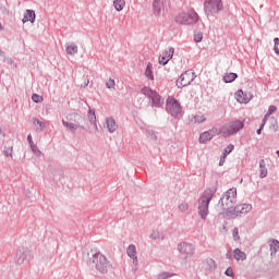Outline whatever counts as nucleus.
Segmentation results:
<instances>
[{
    "instance_id": "obj_12",
    "label": "nucleus",
    "mask_w": 279,
    "mask_h": 279,
    "mask_svg": "<svg viewBox=\"0 0 279 279\" xmlns=\"http://www.w3.org/2000/svg\"><path fill=\"white\" fill-rule=\"evenodd\" d=\"M167 110L173 117H178V114L182 113V107H180V102L173 97H168L167 99Z\"/></svg>"
},
{
    "instance_id": "obj_46",
    "label": "nucleus",
    "mask_w": 279,
    "mask_h": 279,
    "mask_svg": "<svg viewBox=\"0 0 279 279\" xmlns=\"http://www.w3.org/2000/svg\"><path fill=\"white\" fill-rule=\"evenodd\" d=\"M274 51H275V53H276L277 56H279V46H275V47H274Z\"/></svg>"
},
{
    "instance_id": "obj_10",
    "label": "nucleus",
    "mask_w": 279,
    "mask_h": 279,
    "mask_svg": "<svg viewBox=\"0 0 279 279\" xmlns=\"http://www.w3.org/2000/svg\"><path fill=\"white\" fill-rule=\"evenodd\" d=\"M252 211V205L250 204H240L232 209V214H227L228 217L234 219V217H243V215H247V213Z\"/></svg>"
},
{
    "instance_id": "obj_35",
    "label": "nucleus",
    "mask_w": 279,
    "mask_h": 279,
    "mask_svg": "<svg viewBox=\"0 0 279 279\" xmlns=\"http://www.w3.org/2000/svg\"><path fill=\"white\" fill-rule=\"evenodd\" d=\"M270 130H271L272 132H278V121L275 120V121L271 123Z\"/></svg>"
},
{
    "instance_id": "obj_45",
    "label": "nucleus",
    "mask_w": 279,
    "mask_h": 279,
    "mask_svg": "<svg viewBox=\"0 0 279 279\" xmlns=\"http://www.w3.org/2000/svg\"><path fill=\"white\" fill-rule=\"evenodd\" d=\"M166 278H169V275L167 272H163V274L159 275L158 279H166Z\"/></svg>"
},
{
    "instance_id": "obj_36",
    "label": "nucleus",
    "mask_w": 279,
    "mask_h": 279,
    "mask_svg": "<svg viewBox=\"0 0 279 279\" xmlns=\"http://www.w3.org/2000/svg\"><path fill=\"white\" fill-rule=\"evenodd\" d=\"M233 239H234V241H239V239H241V238L239 236V229H238V228H234V229H233Z\"/></svg>"
},
{
    "instance_id": "obj_34",
    "label": "nucleus",
    "mask_w": 279,
    "mask_h": 279,
    "mask_svg": "<svg viewBox=\"0 0 279 279\" xmlns=\"http://www.w3.org/2000/svg\"><path fill=\"white\" fill-rule=\"evenodd\" d=\"M31 147H32L34 154H36V156H40V154H41L40 149H38V146H36V144H32Z\"/></svg>"
},
{
    "instance_id": "obj_8",
    "label": "nucleus",
    "mask_w": 279,
    "mask_h": 279,
    "mask_svg": "<svg viewBox=\"0 0 279 279\" xmlns=\"http://www.w3.org/2000/svg\"><path fill=\"white\" fill-rule=\"evenodd\" d=\"M193 80H195V72H193L192 70L185 71L177 80V86H178V88H184V86L191 85Z\"/></svg>"
},
{
    "instance_id": "obj_3",
    "label": "nucleus",
    "mask_w": 279,
    "mask_h": 279,
    "mask_svg": "<svg viewBox=\"0 0 279 279\" xmlns=\"http://www.w3.org/2000/svg\"><path fill=\"white\" fill-rule=\"evenodd\" d=\"M197 21H199V16L193 9L182 11L175 16V23H179V25H195Z\"/></svg>"
},
{
    "instance_id": "obj_7",
    "label": "nucleus",
    "mask_w": 279,
    "mask_h": 279,
    "mask_svg": "<svg viewBox=\"0 0 279 279\" xmlns=\"http://www.w3.org/2000/svg\"><path fill=\"white\" fill-rule=\"evenodd\" d=\"M142 93L151 99L153 106H155V108H160V106L165 104V100H162V97H160L159 93L149 87H143Z\"/></svg>"
},
{
    "instance_id": "obj_15",
    "label": "nucleus",
    "mask_w": 279,
    "mask_h": 279,
    "mask_svg": "<svg viewBox=\"0 0 279 279\" xmlns=\"http://www.w3.org/2000/svg\"><path fill=\"white\" fill-rule=\"evenodd\" d=\"M217 134V130H210V131H206L204 133L201 134L199 136V142L201 143H208V141H211L213 137Z\"/></svg>"
},
{
    "instance_id": "obj_39",
    "label": "nucleus",
    "mask_w": 279,
    "mask_h": 279,
    "mask_svg": "<svg viewBox=\"0 0 279 279\" xmlns=\"http://www.w3.org/2000/svg\"><path fill=\"white\" fill-rule=\"evenodd\" d=\"M5 156H10L12 158V147H9L4 150Z\"/></svg>"
},
{
    "instance_id": "obj_30",
    "label": "nucleus",
    "mask_w": 279,
    "mask_h": 279,
    "mask_svg": "<svg viewBox=\"0 0 279 279\" xmlns=\"http://www.w3.org/2000/svg\"><path fill=\"white\" fill-rule=\"evenodd\" d=\"M202 40H204V34L202 33H195L194 34V43H202Z\"/></svg>"
},
{
    "instance_id": "obj_9",
    "label": "nucleus",
    "mask_w": 279,
    "mask_h": 279,
    "mask_svg": "<svg viewBox=\"0 0 279 279\" xmlns=\"http://www.w3.org/2000/svg\"><path fill=\"white\" fill-rule=\"evenodd\" d=\"M80 119H82V117L78 114H70L66 117V120L62 121V123L64 128H68L71 132H75L77 128H80Z\"/></svg>"
},
{
    "instance_id": "obj_17",
    "label": "nucleus",
    "mask_w": 279,
    "mask_h": 279,
    "mask_svg": "<svg viewBox=\"0 0 279 279\" xmlns=\"http://www.w3.org/2000/svg\"><path fill=\"white\" fill-rule=\"evenodd\" d=\"M206 121V117L204 114H196V116H190L189 117V123L192 125L195 123H204Z\"/></svg>"
},
{
    "instance_id": "obj_27",
    "label": "nucleus",
    "mask_w": 279,
    "mask_h": 279,
    "mask_svg": "<svg viewBox=\"0 0 279 279\" xmlns=\"http://www.w3.org/2000/svg\"><path fill=\"white\" fill-rule=\"evenodd\" d=\"M260 178H267V168L265 167V160L259 161Z\"/></svg>"
},
{
    "instance_id": "obj_14",
    "label": "nucleus",
    "mask_w": 279,
    "mask_h": 279,
    "mask_svg": "<svg viewBox=\"0 0 279 279\" xmlns=\"http://www.w3.org/2000/svg\"><path fill=\"white\" fill-rule=\"evenodd\" d=\"M173 48H169L168 50L162 52V54L159 58V64H167V62H169V60L173 58Z\"/></svg>"
},
{
    "instance_id": "obj_43",
    "label": "nucleus",
    "mask_w": 279,
    "mask_h": 279,
    "mask_svg": "<svg viewBox=\"0 0 279 279\" xmlns=\"http://www.w3.org/2000/svg\"><path fill=\"white\" fill-rule=\"evenodd\" d=\"M226 154H222V158L220 159V162H219V165H220V167H222V165L226 162Z\"/></svg>"
},
{
    "instance_id": "obj_5",
    "label": "nucleus",
    "mask_w": 279,
    "mask_h": 279,
    "mask_svg": "<svg viewBox=\"0 0 279 279\" xmlns=\"http://www.w3.org/2000/svg\"><path fill=\"white\" fill-rule=\"evenodd\" d=\"M234 204H236V187H231L221 198V206L222 209L227 211V215H232Z\"/></svg>"
},
{
    "instance_id": "obj_41",
    "label": "nucleus",
    "mask_w": 279,
    "mask_h": 279,
    "mask_svg": "<svg viewBox=\"0 0 279 279\" xmlns=\"http://www.w3.org/2000/svg\"><path fill=\"white\" fill-rule=\"evenodd\" d=\"M150 236L151 239H160V233H158L157 231H154Z\"/></svg>"
},
{
    "instance_id": "obj_16",
    "label": "nucleus",
    "mask_w": 279,
    "mask_h": 279,
    "mask_svg": "<svg viewBox=\"0 0 279 279\" xmlns=\"http://www.w3.org/2000/svg\"><path fill=\"white\" fill-rule=\"evenodd\" d=\"M36 21V12L34 10H26L22 23H34Z\"/></svg>"
},
{
    "instance_id": "obj_48",
    "label": "nucleus",
    "mask_w": 279,
    "mask_h": 279,
    "mask_svg": "<svg viewBox=\"0 0 279 279\" xmlns=\"http://www.w3.org/2000/svg\"><path fill=\"white\" fill-rule=\"evenodd\" d=\"M263 124L260 125V128L257 130V134H260V132H263Z\"/></svg>"
},
{
    "instance_id": "obj_38",
    "label": "nucleus",
    "mask_w": 279,
    "mask_h": 279,
    "mask_svg": "<svg viewBox=\"0 0 279 279\" xmlns=\"http://www.w3.org/2000/svg\"><path fill=\"white\" fill-rule=\"evenodd\" d=\"M226 276H230V277L234 276V270H232V267L227 268Z\"/></svg>"
},
{
    "instance_id": "obj_11",
    "label": "nucleus",
    "mask_w": 279,
    "mask_h": 279,
    "mask_svg": "<svg viewBox=\"0 0 279 279\" xmlns=\"http://www.w3.org/2000/svg\"><path fill=\"white\" fill-rule=\"evenodd\" d=\"M153 5L155 16H162L169 10L170 3L169 0H155Z\"/></svg>"
},
{
    "instance_id": "obj_31",
    "label": "nucleus",
    "mask_w": 279,
    "mask_h": 279,
    "mask_svg": "<svg viewBox=\"0 0 279 279\" xmlns=\"http://www.w3.org/2000/svg\"><path fill=\"white\" fill-rule=\"evenodd\" d=\"M35 125L36 130H38L39 132H43V130H45V122L35 121Z\"/></svg>"
},
{
    "instance_id": "obj_47",
    "label": "nucleus",
    "mask_w": 279,
    "mask_h": 279,
    "mask_svg": "<svg viewBox=\"0 0 279 279\" xmlns=\"http://www.w3.org/2000/svg\"><path fill=\"white\" fill-rule=\"evenodd\" d=\"M274 43H275V46L279 47V38H278V37H276V38L274 39Z\"/></svg>"
},
{
    "instance_id": "obj_6",
    "label": "nucleus",
    "mask_w": 279,
    "mask_h": 279,
    "mask_svg": "<svg viewBox=\"0 0 279 279\" xmlns=\"http://www.w3.org/2000/svg\"><path fill=\"white\" fill-rule=\"evenodd\" d=\"M223 4L221 0H205L204 2V10L207 16H213L221 12Z\"/></svg>"
},
{
    "instance_id": "obj_42",
    "label": "nucleus",
    "mask_w": 279,
    "mask_h": 279,
    "mask_svg": "<svg viewBox=\"0 0 279 279\" xmlns=\"http://www.w3.org/2000/svg\"><path fill=\"white\" fill-rule=\"evenodd\" d=\"M3 138H5V131L0 129V141H3Z\"/></svg>"
},
{
    "instance_id": "obj_33",
    "label": "nucleus",
    "mask_w": 279,
    "mask_h": 279,
    "mask_svg": "<svg viewBox=\"0 0 279 279\" xmlns=\"http://www.w3.org/2000/svg\"><path fill=\"white\" fill-rule=\"evenodd\" d=\"M107 88H114L116 83L114 80L109 78L108 82L106 83Z\"/></svg>"
},
{
    "instance_id": "obj_40",
    "label": "nucleus",
    "mask_w": 279,
    "mask_h": 279,
    "mask_svg": "<svg viewBox=\"0 0 279 279\" xmlns=\"http://www.w3.org/2000/svg\"><path fill=\"white\" fill-rule=\"evenodd\" d=\"M89 121H95V111H89L88 113Z\"/></svg>"
},
{
    "instance_id": "obj_37",
    "label": "nucleus",
    "mask_w": 279,
    "mask_h": 279,
    "mask_svg": "<svg viewBox=\"0 0 279 279\" xmlns=\"http://www.w3.org/2000/svg\"><path fill=\"white\" fill-rule=\"evenodd\" d=\"M179 209H180L182 213L189 210V204H181V205L179 206Z\"/></svg>"
},
{
    "instance_id": "obj_29",
    "label": "nucleus",
    "mask_w": 279,
    "mask_h": 279,
    "mask_svg": "<svg viewBox=\"0 0 279 279\" xmlns=\"http://www.w3.org/2000/svg\"><path fill=\"white\" fill-rule=\"evenodd\" d=\"M32 99H33V101H35V104H43V101H44L43 96H40V95H38V94H34V95L32 96Z\"/></svg>"
},
{
    "instance_id": "obj_28",
    "label": "nucleus",
    "mask_w": 279,
    "mask_h": 279,
    "mask_svg": "<svg viewBox=\"0 0 279 279\" xmlns=\"http://www.w3.org/2000/svg\"><path fill=\"white\" fill-rule=\"evenodd\" d=\"M217 264L214 262L213 258L207 259V269H209V271H213V269H216Z\"/></svg>"
},
{
    "instance_id": "obj_13",
    "label": "nucleus",
    "mask_w": 279,
    "mask_h": 279,
    "mask_svg": "<svg viewBox=\"0 0 279 279\" xmlns=\"http://www.w3.org/2000/svg\"><path fill=\"white\" fill-rule=\"evenodd\" d=\"M235 99L239 104H250L252 94H244L243 89H240L235 93Z\"/></svg>"
},
{
    "instance_id": "obj_49",
    "label": "nucleus",
    "mask_w": 279,
    "mask_h": 279,
    "mask_svg": "<svg viewBox=\"0 0 279 279\" xmlns=\"http://www.w3.org/2000/svg\"><path fill=\"white\" fill-rule=\"evenodd\" d=\"M1 29H3V26H2L1 23H0V31H1Z\"/></svg>"
},
{
    "instance_id": "obj_50",
    "label": "nucleus",
    "mask_w": 279,
    "mask_h": 279,
    "mask_svg": "<svg viewBox=\"0 0 279 279\" xmlns=\"http://www.w3.org/2000/svg\"><path fill=\"white\" fill-rule=\"evenodd\" d=\"M277 155H278V157H279V150H277Z\"/></svg>"
},
{
    "instance_id": "obj_26",
    "label": "nucleus",
    "mask_w": 279,
    "mask_h": 279,
    "mask_svg": "<svg viewBox=\"0 0 279 279\" xmlns=\"http://www.w3.org/2000/svg\"><path fill=\"white\" fill-rule=\"evenodd\" d=\"M68 56H74V53H77V45L70 44L66 48Z\"/></svg>"
},
{
    "instance_id": "obj_23",
    "label": "nucleus",
    "mask_w": 279,
    "mask_h": 279,
    "mask_svg": "<svg viewBox=\"0 0 279 279\" xmlns=\"http://www.w3.org/2000/svg\"><path fill=\"white\" fill-rule=\"evenodd\" d=\"M277 108L276 106H270L266 116L264 117V120L262 122V128H265V123H267V118L271 117V114H274V112H276Z\"/></svg>"
},
{
    "instance_id": "obj_18",
    "label": "nucleus",
    "mask_w": 279,
    "mask_h": 279,
    "mask_svg": "<svg viewBox=\"0 0 279 279\" xmlns=\"http://www.w3.org/2000/svg\"><path fill=\"white\" fill-rule=\"evenodd\" d=\"M179 252L181 254H192L193 253V245L186 244V243H181L179 244Z\"/></svg>"
},
{
    "instance_id": "obj_25",
    "label": "nucleus",
    "mask_w": 279,
    "mask_h": 279,
    "mask_svg": "<svg viewBox=\"0 0 279 279\" xmlns=\"http://www.w3.org/2000/svg\"><path fill=\"white\" fill-rule=\"evenodd\" d=\"M145 77L154 82V71L151 70V63H148L145 70Z\"/></svg>"
},
{
    "instance_id": "obj_21",
    "label": "nucleus",
    "mask_w": 279,
    "mask_h": 279,
    "mask_svg": "<svg viewBox=\"0 0 279 279\" xmlns=\"http://www.w3.org/2000/svg\"><path fill=\"white\" fill-rule=\"evenodd\" d=\"M113 8L117 12L123 11L125 8V0H113Z\"/></svg>"
},
{
    "instance_id": "obj_20",
    "label": "nucleus",
    "mask_w": 279,
    "mask_h": 279,
    "mask_svg": "<svg viewBox=\"0 0 279 279\" xmlns=\"http://www.w3.org/2000/svg\"><path fill=\"white\" fill-rule=\"evenodd\" d=\"M126 254L130 258H132L133 260H137L136 257V246L134 244H131L128 250H126Z\"/></svg>"
},
{
    "instance_id": "obj_32",
    "label": "nucleus",
    "mask_w": 279,
    "mask_h": 279,
    "mask_svg": "<svg viewBox=\"0 0 279 279\" xmlns=\"http://www.w3.org/2000/svg\"><path fill=\"white\" fill-rule=\"evenodd\" d=\"M232 151H234V145L229 144L222 154H226V157H228V154H232Z\"/></svg>"
},
{
    "instance_id": "obj_44",
    "label": "nucleus",
    "mask_w": 279,
    "mask_h": 279,
    "mask_svg": "<svg viewBox=\"0 0 279 279\" xmlns=\"http://www.w3.org/2000/svg\"><path fill=\"white\" fill-rule=\"evenodd\" d=\"M27 141H28L29 145H34V140H32V134L27 135Z\"/></svg>"
},
{
    "instance_id": "obj_22",
    "label": "nucleus",
    "mask_w": 279,
    "mask_h": 279,
    "mask_svg": "<svg viewBox=\"0 0 279 279\" xmlns=\"http://www.w3.org/2000/svg\"><path fill=\"white\" fill-rule=\"evenodd\" d=\"M107 128H108L109 132H116L118 125H117V122L114 121V119H112V118L107 119Z\"/></svg>"
},
{
    "instance_id": "obj_1",
    "label": "nucleus",
    "mask_w": 279,
    "mask_h": 279,
    "mask_svg": "<svg viewBox=\"0 0 279 279\" xmlns=\"http://www.w3.org/2000/svg\"><path fill=\"white\" fill-rule=\"evenodd\" d=\"M89 265L92 269H96V271H99L100 274H108V271L112 269V264H110L108 257H106L101 252L95 253L92 256Z\"/></svg>"
},
{
    "instance_id": "obj_24",
    "label": "nucleus",
    "mask_w": 279,
    "mask_h": 279,
    "mask_svg": "<svg viewBox=\"0 0 279 279\" xmlns=\"http://www.w3.org/2000/svg\"><path fill=\"white\" fill-rule=\"evenodd\" d=\"M236 77H238L236 73H228L223 76V81L226 84H232V82H234Z\"/></svg>"
},
{
    "instance_id": "obj_2",
    "label": "nucleus",
    "mask_w": 279,
    "mask_h": 279,
    "mask_svg": "<svg viewBox=\"0 0 279 279\" xmlns=\"http://www.w3.org/2000/svg\"><path fill=\"white\" fill-rule=\"evenodd\" d=\"M215 193H217L216 186L207 187L204 191L203 196L198 203V213L201 218L206 219V217H208V204H210V199H213Z\"/></svg>"
},
{
    "instance_id": "obj_19",
    "label": "nucleus",
    "mask_w": 279,
    "mask_h": 279,
    "mask_svg": "<svg viewBox=\"0 0 279 279\" xmlns=\"http://www.w3.org/2000/svg\"><path fill=\"white\" fill-rule=\"evenodd\" d=\"M233 258L235 260H245V258H247V255L244 252H242L241 250L235 248L233 251Z\"/></svg>"
},
{
    "instance_id": "obj_4",
    "label": "nucleus",
    "mask_w": 279,
    "mask_h": 279,
    "mask_svg": "<svg viewBox=\"0 0 279 279\" xmlns=\"http://www.w3.org/2000/svg\"><path fill=\"white\" fill-rule=\"evenodd\" d=\"M245 124H243V121L235 120L230 121L229 123L222 125L218 132V134H221L223 138H228L230 136H233V134H236L238 132H241L243 130Z\"/></svg>"
}]
</instances>
